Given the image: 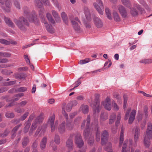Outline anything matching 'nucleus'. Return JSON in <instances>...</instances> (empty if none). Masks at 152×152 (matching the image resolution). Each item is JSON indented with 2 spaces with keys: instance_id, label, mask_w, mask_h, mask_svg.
Instances as JSON below:
<instances>
[{
  "instance_id": "1",
  "label": "nucleus",
  "mask_w": 152,
  "mask_h": 152,
  "mask_svg": "<svg viewBox=\"0 0 152 152\" xmlns=\"http://www.w3.org/2000/svg\"><path fill=\"white\" fill-rule=\"evenodd\" d=\"M14 22L21 31H25L27 30L26 26H29L27 20L23 17H20L18 20L14 19Z\"/></svg>"
},
{
  "instance_id": "2",
  "label": "nucleus",
  "mask_w": 152,
  "mask_h": 152,
  "mask_svg": "<svg viewBox=\"0 0 152 152\" xmlns=\"http://www.w3.org/2000/svg\"><path fill=\"white\" fill-rule=\"evenodd\" d=\"M152 133V125L151 123L148 124L146 135L145 136L144 144L146 148H148L150 145V139L151 138Z\"/></svg>"
},
{
  "instance_id": "3",
  "label": "nucleus",
  "mask_w": 152,
  "mask_h": 152,
  "mask_svg": "<svg viewBox=\"0 0 152 152\" xmlns=\"http://www.w3.org/2000/svg\"><path fill=\"white\" fill-rule=\"evenodd\" d=\"M90 117L88 115L87 118L86 129L85 130L83 134L85 138H87L90 135V137L88 140V143L90 145H92L94 141V137L93 136H91L90 129H89L90 122Z\"/></svg>"
},
{
  "instance_id": "4",
  "label": "nucleus",
  "mask_w": 152,
  "mask_h": 152,
  "mask_svg": "<svg viewBox=\"0 0 152 152\" xmlns=\"http://www.w3.org/2000/svg\"><path fill=\"white\" fill-rule=\"evenodd\" d=\"M1 7L5 12H9L10 11L11 0H0Z\"/></svg>"
},
{
  "instance_id": "5",
  "label": "nucleus",
  "mask_w": 152,
  "mask_h": 152,
  "mask_svg": "<svg viewBox=\"0 0 152 152\" xmlns=\"http://www.w3.org/2000/svg\"><path fill=\"white\" fill-rule=\"evenodd\" d=\"M70 19L73 28L75 31H79L80 29V24H81V23L78 18L71 16L70 17Z\"/></svg>"
},
{
  "instance_id": "6",
  "label": "nucleus",
  "mask_w": 152,
  "mask_h": 152,
  "mask_svg": "<svg viewBox=\"0 0 152 152\" xmlns=\"http://www.w3.org/2000/svg\"><path fill=\"white\" fill-rule=\"evenodd\" d=\"M138 11H142L141 7L138 4H134L133 7L130 9L131 14L133 16H137L138 15Z\"/></svg>"
},
{
  "instance_id": "7",
  "label": "nucleus",
  "mask_w": 152,
  "mask_h": 152,
  "mask_svg": "<svg viewBox=\"0 0 152 152\" xmlns=\"http://www.w3.org/2000/svg\"><path fill=\"white\" fill-rule=\"evenodd\" d=\"M75 141L77 147L79 148H81L83 145L84 142L80 133H77L75 134Z\"/></svg>"
},
{
  "instance_id": "8",
  "label": "nucleus",
  "mask_w": 152,
  "mask_h": 152,
  "mask_svg": "<svg viewBox=\"0 0 152 152\" xmlns=\"http://www.w3.org/2000/svg\"><path fill=\"white\" fill-rule=\"evenodd\" d=\"M96 3H94V6L96 10L101 15L103 14V4L101 0H96Z\"/></svg>"
},
{
  "instance_id": "9",
  "label": "nucleus",
  "mask_w": 152,
  "mask_h": 152,
  "mask_svg": "<svg viewBox=\"0 0 152 152\" xmlns=\"http://www.w3.org/2000/svg\"><path fill=\"white\" fill-rule=\"evenodd\" d=\"M30 22L34 23L37 24L38 23L39 20L37 18V14L35 12H33L31 14L27 17Z\"/></svg>"
},
{
  "instance_id": "10",
  "label": "nucleus",
  "mask_w": 152,
  "mask_h": 152,
  "mask_svg": "<svg viewBox=\"0 0 152 152\" xmlns=\"http://www.w3.org/2000/svg\"><path fill=\"white\" fill-rule=\"evenodd\" d=\"M134 135V141L136 142L138 140L140 135V129L139 127L136 126L133 129Z\"/></svg>"
},
{
  "instance_id": "11",
  "label": "nucleus",
  "mask_w": 152,
  "mask_h": 152,
  "mask_svg": "<svg viewBox=\"0 0 152 152\" xmlns=\"http://www.w3.org/2000/svg\"><path fill=\"white\" fill-rule=\"evenodd\" d=\"M104 108L108 110H110L111 108V105L110 102V99L108 97H107L106 99L102 103Z\"/></svg>"
},
{
  "instance_id": "12",
  "label": "nucleus",
  "mask_w": 152,
  "mask_h": 152,
  "mask_svg": "<svg viewBox=\"0 0 152 152\" xmlns=\"http://www.w3.org/2000/svg\"><path fill=\"white\" fill-rule=\"evenodd\" d=\"M95 104H93V113H97L100 111L101 107L100 106V101L98 98L95 99Z\"/></svg>"
},
{
  "instance_id": "13",
  "label": "nucleus",
  "mask_w": 152,
  "mask_h": 152,
  "mask_svg": "<svg viewBox=\"0 0 152 152\" xmlns=\"http://www.w3.org/2000/svg\"><path fill=\"white\" fill-rule=\"evenodd\" d=\"M118 10L121 16L124 18H126L127 16V11L125 8L122 5H120L118 7Z\"/></svg>"
},
{
  "instance_id": "14",
  "label": "nucleus",
  "mask_w": 152,
  "mask_h": 152,
  "mask_svg": "<svg viewBox=\"0 0 152 152\" xmlns=\"http://www.w3.org/2000/svg\"><path fill=\"white\" fill-rule=\"evenodd\" d=\"M108 137L107 132L106 130L103 131L102 133L101 143L102 145H104L107 141Z\"/></svg>"
},
{
  "instance_id": "15",
  "label": "nucleus",
  "mask_w": 152,
  "mask_h": 152,
  "mask_svg": "<svg viewBox=\"0 0 152 152\" xmlns=\"http://www.w3.org/2000/svg\"><path fill=\"white\" fill-rule=\"evenodd\" d=\"M62 113L64 116L65 118L66 119V128L69 130H71L73 129V125L71 123L69 122L68 121V114L65 112L64 110L62 111Z\"/></svg>"
},
{
  "instance_id": "16",
  "label": "nucleus",
  "mask_w": 152,
  "mask_h": 152,
  "mask_svg": "<svg viewBox=\"0 0 152 152\" xmlns=\"http://www.w3.org/2000/svg\"><path fill=\"white\" fill-rule=\"evenodd\" d=\"M128 142H129V143L130 144V145H132V140H129V141H126L124 142V143L123 146L122 147V152H133L134 151V149H133L132 148H131V151L130 149H129V150H126V148L127 145V144H128Z\"/></svg>"
},
{
  "instance_id": "17",
  "label": "nucleus",
  "mask_w": 152,
  "mask_h": 152,
  "mask_svg": "<svg viewBox=\"0 0 152 152\" xmlns=\"http://www.w3.org/2000/svg\"><path fill=\"white\" fill-rule=\"evenodd\" d=\"M47 127L46 125L39 126L35 134V136H37L40 132H41L40 134L43 133L45 131Z\"/></svg>"
},
{
  "instance_id": "18",
  "label": "nucleus",
  "mask_w": 152,
  "mask_h": 152,
  "mask_svg": "<svg viewBox=\"0 0 152 152\" xmlns=\"http://www.w3.org/2000/svg\"><path fill=\"white\" fill-rule=\"evenodd\" d=\"M94 24L97 28H100L103 26V23L100 18L95 17L94 18Z\"/></svg>"
},
{
  "instance_id": "19",
  "label": "nucleus",
  "mask_w": 152,
  "mask_h": 152,
  "mask_svg": "<svg viewBox=\"0 0 152 152\" xmlns=\"http://www.w3.org/2000/svg\"><path fill=\"white\" fill-rule=\"evenodd\" d=\"M45 9L44 7L41 8L39 10V15L41 19V21L43 23L46 22L44 18Z\"/></svg>"
},
{
  "instance_id": "20",
  "label": "nucleus",
  "mask_w": 152,
  "mask_h": 152,
  "mask_svg": "<svg viewBox=\"0 0 152 152\" xmlns=\"http://www.w3.org/2000/svg\"><path fill=\"white\" fill-rule=\"evenodd\" d=\"M136 115V110H133L131 112L129 119V123L131 124L133 122L135 118Z\"/></svg>"
},
{
  "instance_id": "21",
  "label": "nucleus",
  "mask_w": 152,
  "mask_h": 152,
  "mask_svg": "<svg viewBox=\"0 0 152 152\" xmlns=\"http://www.w3.org/2000/svg\"><path fill=\"white\" fill-rule=\"evenodd\" d=\"M47 139L46 137H44L42 140L40 145V146L41 149H43L45 148L47 142Z\"/></svg>"
},
{
  "instance_id": "22",
  "label": "nucleus",
  "mask_w": 152,
  "mask_h": 152,
  "mask_svg": "<svg viewBox=\"0 0 152 152\" xmlns=\"http://www.w3.org/2000/svg\"><path fill=\"white\" fill-rule=\"evenodd\" d=\"M66 145L70 150H72L73 148V141L72 140H68L66 142Z\"/></svg>"
},
{
  "instance_id": "23",
  "label": "nucleus",
  "mask_w": 152,
  "mask_h": 152,
  "mask_svg": "<svg viewBox=\"0 0 152 152\" xmlns=\"http://www.w3.org/2000/svg\"><path fill=\"white\" fill-rule=\"evenodd\" d=\"M84 10L86 18L88 20H90L91 19V16L90 11L88 8L87 7H85Z\"/></svg>"
},
{
  "instance_id": "24",
  "label": "nucleus",
  "mask_w": 152,
  "mask_h": 152,
  "mask_svg": "<svg viewBox=\"0 0 152 152\" xmlns=\"http://www.w3.org/2000/svg\"><path fill=\"white\" fill-rule=\"evenodd\" d=\"M4 20L5 22L9 26L12 27H14L15 25L11 21L10 18H6L5 17H4Z\"/></svg>"
},
{
  "instance_id": "25",
  "label": "nucleus",
  "mask_w": 152,
  "mask_h": 152,
  "mask_svg": "<svg viewBox=\"0 0 152 152\" xmlns=\"http://www.w3.org/2000/svg\"><path fill=\"white\" fill-rule=\"evenodd\" d=\"M113 15L114 19L115 21L118 22L121 21L120 17L117 12L115 11H113Z\"/></svg>"
},
{
  "instance_id": "26",
  "label": "nucleus",
  "mask_w": 152,
  "mask_h": 152,
  "mask_svg": "<svg viewBox=\"0 0 152 152\" xmlns=\"http://www.w3.org/2000/svg\"><path fill=\"white\" fill-rule=\"evenodd\" d=\"M65 122L63 121L59 126L58 128L59 132L61 133H63L65 131Z\"/></svg>"
},
{
  "instance_id": "27",
  "label": "nucleus",
  "mask_w": 152,
  "mask_h": 152,
  "mask_svg": "<svg viewBox=\"0 0 152 152\" xmlns=\"http://www.w3.org/2000/svg\"><path fill=\"white\" fill-rule=\"evenodd\" d=\"M45 24V26L48 32L50 33H53L54 31V29L51 26H50L45 22V23H44Z\"/></svg>"
},
{
  "instance_id": "28",
  "label": "nucleus",
  "mask_w": 152,
  "mask_h": 152,
  "mask_svg": "<svg viewBox=\"0 0 152 152\" xmlns=\"http://www.w3.org/2000/svg\"><path fill=\"white\" fill-rule=\"evenodd\" d=\"M80 110L84 114H86L88 111V107L87 105H82L80 108Z\"/></svg>"
},
{
  "instance_id": "29",
  "label": "nucleus",
  "mask_w": 152,
  "mask_h": 152,
  "mask_svg": "<svg viewBox=\"0 0 152 152\" xmlns=\"http://www.w3.org/2000/svg\"><path fill=\"white\" fill-rule=\"evenodd\" d=\"M124 129L122 128L121 131L120 136V138L119 145L120 146L122 145L124 141Z\"/></svg>"
},
{
  "instance_id": "30",
  "label": "nucleus",
  "mask_w": 152,
  "mask_h": 152,
  "mask_svg": "<svg viewBox=\"0 0 152 152\" xmlns=\"http://www.w3.org/2000/svg\"><path fill=\"white\" fill-rule=\"evenodd\" d=\"M46 16L47 18L50 23L53 24H55V21L53 19L52 17L50 14L49 13H48L46 14Z\"/></svg>"
},
{
  "instance_id": "31",
  "label": "nucleus",
  "mask_w": 152,
  "mask_h": 152,
  "mask_svg": "<svg viewBox=\"0 0 152 152\" xmlns=\"http://www.w3.org/2000/svg\"><path fill=\"white\" fill-rule=\"evenodd\" d=\"M52 15L54 18H56V19H57L59 22H60V18L57 12L55 10H52Z\"/></svg>"
},
{
  "instance_id": "32",
  "label": "nucleus",
  "mask_w": 152,
  "mask_h": 152,
  "mask_svg": "<svg viewBox=\"0 0 152 152\" xmlns=\"http://www.w3.org/2000/svg\"><path fill=\"white\" fill-rule=\"evenodd\" d=\"M31 123L29 121H26L25 123V126L24 128V132L25 133H27L29 129Z\"/></svg>"
},
{
  "instance_id": "33",
  "label": "nucleus",
  "mask_w": 152,
  "mask_h": 152,
  "mask_svg": "<svg viewBox=\"0 0 152 152\" xmlns=\"http://www.w3.org/2000/svg\"><path fill=\"white\" fill-rule=\"evenodd\" d=\"M37 124L36 122H34L32 123L29 132L30 134H32L33 131L36 129L37 127Z\"/></svg>"
},
{
  "instance_id": "34",
  "label": "nucleus",
  "mask_w": 152,
  "mask_h": 152,
  "mask_svg": "<svg viewBox=\"0 0 152 152\" xmlns=\"http://www.w3.org/2000/svg\"><path fill=\"white\" fill-rule=\"evenodd\" d=\"M115 116V114L114 113L112 114L110 116L109 121V124H112L114 122Z\"/></svg>"
},
{
  "instance_id": "35",
  "label": "nucleus",
  "mask_w": 152,
  "mask_h": 152,
  "mask_svg": "<svg viewBox=\"0 0 152 152\" xmlns=\"http://www.w3.org/2000/svg\"><path fill=\"white\" fill-rule=\"evenodd\" d=\"M121 1L123 4L128 7H130L131 3L129 0H121Z\"/></svg>"
},
{
  "instance_id": "36",
  "label": "nucleus",
  "mask_w": 152,
  "mask_h": 152,
  "mask_svg": "<svg viewBox=\"0 0 152 152\" xmlns=\"http://www.w3.org/2000/svg\"><path fill=\"white\" fill-rule=\"evenodd\" d=\"M105 12L107 18L110 20H111L112 19L111 12L109 9L107 8L105 9Z\"/></svg>"
},
{
  "instance_id": "37",
  "label": "nucleus",
  "mask_w": 152,
  "mask_h": 152,
  "mask_svg": "<svg viewBox=\"0 0 152 152\" xmlns=\"http://www.w3.org/2000/svg\"><path fill=\"white\" fill-rule=\"evenodd\" d=\"M29 142V139L27 137H25L23 139L22 145L23 148L25 147Z\"/></svg>"
},
{
  "instance_id": "38",
  "label": "nucleus",
  "mask_w": 152,
  "mask_h": 152,
  "mask_svg": "<svg viewBox=\"0 0 152 152\" xmlns=\"http://www.w3.org/2000/svg\"><path fill=\"white\" fill-rule=\"evenodd\" d=\"M108 117V115L107 114L102 113L101 115L100 118L102 121H104L107 119Z\"/></svg>"
},
{
  "instance_id": "39",
  "label": "nucleus",
  "mask_w": 152,
  "mask_h": 152,
  "mask_svg": "<svg viewBox=\"0 0 152 152\" xmlns=\"http://www.w3.org/2000/svg\"><path fill=\"white\" fill-rule=\"evenodd\" d=\"M61 17L64 22L66 24L68 23V18L65 13L63 12L61 14Z\"/></svg>"
},
{
  "instance_id": "40",
  "label": "nucleus",
  "mask_w": 152,
  "mask_h": 152,
  "mask_svg": "<svg viewBox=\"0 0 152 152\" xmlns=\"http://www.w3.org/2000/svg\"><path fill=\"white\" fill-rule=\"evenodd\" d=\"M106 145V150L107 151H112L111 149L112 147L111 144L109 142H106V143L104 145Z\"/></svg>"
},
{
  "instance_id": "41",
  "label": "nucleus",
  "mask_w": 152,
  "mask_h": 152,
  "mask_svg": "<svg viewBox=\"0 0 152 152\" xmlns=\"http://www.w3.org/2000/svg\"><path fill=\"white\" fill-rule=\"evenodd\" d=\"M90 61V59L88 58H86L84 60H80L79 62V64L80 65L89 62Z\"/></svg>"
},
{
  "instance_id": "42",
  "label": "nucleus",
  "mask_w": 152,
  "mask_h": 152,
  "mask_svg": "<svg viewBox=\"0 0 152 152\" xmlns=\"http://www.w3.org/2000/svg\"><path fill=\"white\" fill-rule=\"evenodd\" d=\"M11 56V54L9 53L0 52V56L3 57H10Z\"/></svg>"
},
{
  "instance_id": "43",
  "label": "nucleus",
  "mask_w": 152,
  "mask_h": 152,
  "mask_svg": "<svg viewBox=\"0 0 152 152\" xmlns=\"http://www.w3.org/2000/svg\"><path fill=\"white\" fill-rule=\"evenodd\" d=\"M55 118V115H53L49 118L48 122L50 125L54 124Z\"/></svg>"
},
{
  "instance_id": "44",
  "label": "nucleus",
  "mask_w": 152,
  "mask_h": 152,
  "mask_svg": "<svg viewBox=\"0 0 152 152\" xmlns=\"http://www.w3.org/2000/svg\"><path fill=\"white\" fill-rule=\"evenodd\" d=\"M35 4L36 6L39 8H42V4L40 1V0H34Z\"/></svg>"
},
{
  "instance_id": "45",
  "label": "nucleus",
  "mask_w": 152,
  "mask_h": 152,
  "mask_svg": "<svg viewBox=\"0 0 152 152\" xmlns=\"http://www.w3.org/2000/svg\"><path fill=\"white\" fill-rule=\"evenodd\" d=\"M140 62L145 64H148L152 62V59H145L140 61Z\"/></svg>"
},
{
  "instance_id": "46",
  "label": "nucleus",
  "mask_w": 152,
  "mask_h": 152,
  "mask_svg": "<svg viewBox=\"0 0 152 152\" xmlns=\"http://www.w3.org/2000/svg\"><path fill=\"white\" fill-rule=\"evenodd\" d=\"M5 116L8 118H12L14 117L15 115L13 113H7L5 114Z\"/></svg>"
},
{
  "instance_id": "47",
  "label": "nucleus",
  "mask_w": 152,
  "mask_h": 152,
  "mask_svg": "<svg viewBox=\"0 0 152 152\" xmlns=\"http://www.w3.org/2000/svg\"><path fill=\"white\" fill-rule=\"evenodd\" d=\"M54 142L58 144L60 143V139L59 137L57 135H55L54 137Z\"/></svg>"
},
{
  "instance_id": "48",
  "label": "nucleus",
  "mask_w": 152,
  "mask_h": 152,
  "mask_svg": "<svg viewBox=\"0 0 152 152\" xmlns=\"http://www.w3.org/2000/svg\"><path fill=\"white\" fill-rule=\"evenodd\" d=\"M100 132L97 129L96 134V140L97 141L100 140Z\"/></svg>"
},
{
  "instance_id": "49",
  "label": "nucleus",
  "mask_w": 152,
  "mask_h": 152,
  "mask_svg": "<svg viewBox=\"0 0 152 152\" xmlns=\"http://www.w3.org/2000/svg\"><path fill=\"white\" fill-rule=\"evenodd\" d=\"M138 114L137 116V119L138 121H140L142 120V114L140 111H138Z\"/></svg>"
},
{
  "instance_id": "50",
  "label": "nucleus",
  "mask_w": 152,
  "mask_h": 152,
  "mask_svg": "<svg viewBox=\"0 0 152 152\" xmlns=\"http://www.w3.org/2000/svg\"><path fill=\"white\" fill-rule=\"evenodd\" d=\"M29 114L28 112H26L20 118L21 121H24L27 117Z\"/></svg>"
},
{
  "instance_id": "51",
  "label": "nucleus",
  "mask_w": 152,
  "mask_h": 152,
  "mask_svg": "<svg viewBox=\"0 0 152 152\" xmlns=\"http://www.w3.org/2000/svg\"><path fill=\"white\" fill-rule=\"evenodd\" d=\"M43 119V115L42 114H41L37 118L36 121L35 122H36L37 124V123L41 122L42 120Z\"/></svg>"
},
{
  "instance_id": "52",
  "label": "nucleus",
  "mask_w": 152,
  "mask_h": 152,
  "mask_svg": "<svg viewBox=\"0 0 152 152\" xmlns=\"http://www.w3.org/2000/svg\"><path fill=\"white\" fill-rule=\"evenodd\" d=\"M140 3L142 4L143 6L147 10H149V7L147 4L143 1L141 0L140 1Z\"/></svg>"
},
{
  "instance_id": "53",
  "label": "nucleus",
  "mask_w": 152,
  "mask_h": 152,
  "mask_svg": "<svg viewBox=\"0 0 152 152\" xmlns=\"http://www.w3.org/2000/svg\"><path fill=\"white\" fill-rule=\"evenodd\" d=\"M140 3L142 4L143 6L147 10H149V7L147 4L143 1L141 0L140 1Z\"/></svg>"
},
{
  "instance_id": "54",
  "label": "nucleus",
  "mask_w": 152,
  "mask_h": 152,
  "mask_svg": "<svg viewBox=\"0 0 152 152\" xmlns=\"http://www.w3.org/2000/svg\"><path fill=\"white\" fill-rule=\"evenodd\" d=\"M140 3L142 4L143 6L147 10H149V7L147 4L143 1L141 0L140 1Z\"/></svg>"
},
{
  "instance_id": "55",
  "label": "nucleus",
  "mask_w": 152,
  "mask_h": 152,
  "mask_svg": "<svg viewBox=\"0 0 152 152\" xmlns=\"http://www.w3.org/2000/svg\"><path fill=\"white\" fill-rule=\"evenodd\" d=\"M113 107L114 110L116 111H118L119 108L117 104L114 102L113 103Z\"/></svg>"
},
{
  "instance_id": "56",
  "label": "nucleus",
  "mask_w": 152,
  "mask_h": 152,
  "mask_svg": "<svg viewBox=\"0 0 152 152\" xmlns=\"http://www.w3.org/2000/svg\"><path fill=\"white\" fill-rule=\"evenodd\" d=\"M0 43L2 44H4L7 45H9L10 43L8 41L5 39H0Z\"/></svg>"
},
{
  "instance_id": "57",
  "label": "nucleus",
  "mask_w": 152,
  "mask_h": 152,
  "mask_svg": "<svg viewBox=\"0 0 152 152\" xmlns=\"http://www.w3.org/2000/svg\"><path fill=\"white\" fill-rule=\"evenodd\" d=\"M22 125V124H20L18 125L15 126V127L13 128V129L12 132H14L15 133L18 130V129L19 127L21 126Z\"/></svg>"
},
{
  "instance_id": "58",
  "label": "nucleus",
  "mask_w": 152,
  "mask_h": 152,
  "mask_svg": "<svg viewBox=\"0 0 152 152\" xmlns=\"http://www.w3.org/2000/svg\"><path fill=\"white\" fill-rule=\"evenodd\" d=\"M72 106L71 105V104L69 103H68L67 105L66 109L67 111H71L72 109Z\"/></svg>"
},
{
  "instance_id": "59",
  "label": "nucleus",
  "mask_w": 152,
  "mask_h": 152,
  "mask_svg": "<svg viewBox=\"0 0 152 152\" xmlns=\"http://www.w3.org/2000/svg\"><path fill=\"white\" fill-rule=\"evenodd\" d=\"M1 73L5 75H10V72L6 69H3L1 71Z\"/></svg>"
},
{
  "instance_id": "60",
  "label": "nucleus",
  "mask_w": 152,
  "mask_h": 152,
  "mask_svg": "<svg viewBox=\"0 0 152 152\" xmlns=\"http://www.w3.org/2000/svg\"><path fill=\"white\" fill-rule=\"evenodd\" d=\"M38 142L37 140H35L32 144V148L33 149H36L37 146Z\"/></svg>"
},
{
  "instance_id": "61",
  "label": "nucleus",
  "mask_w": 152,
  "mask_h": 152,
  "mask_svg": "<svg viewBox=\"0 0 152 152\" xmlns=\"http://www.w3.org/2000/svg\"><path fill=\"white\" fill-rule=\"evenodd\" d=\"M10 132V130L8 129H6L4 132V133L1 134L2 137H6Z\"/></svg>"
},
{
  "instance_id": "62",
  "label": "nucleus",
  "mask_w": 152,
  "mask_h": 152,
  "mask_svg": "<svg viewBox=\"0 0 152 152\" xmlns=\"http://www.w3.org/2000/svg\"><path fill=\"white\" fill-rule=\"evenodd\" d=\"M131 111V109H128L125 115L124 119L127 120L128 118V115Z\"/></svg>"
},
{
  "instance_id": "63",
  "label": "nucleus",
  "mask_w": 152,
  "mask_h": 152,
  "mask_svg": "<svg viewBox=\"0 0 152 152\" xmlns=\"http://www.w3.org/2000/svg\"><path fill=\"white\" fill-rule=\"evenodd\" d=\"M148 107L145 106L144 107V113L145 115V116L146 117L148 115Z\"/></svg>"
},
{
  "instance_id": "64",
  "label": "nucleus",
  "mask_w": 152,
  "mask_h": 152,
  "mask_svg": "<svg viewBox=\"0 0 152 152\" xmlns=\"http://www.w3.org/2000/svg\"><path fill=\"white\" fill-rule=\"evenodd\" d=\"M123 97L124 98V108L126 107V105L127 102V99L126 96L125 95H124Z\"/></svg>"
}]
</instances>
